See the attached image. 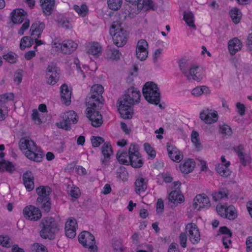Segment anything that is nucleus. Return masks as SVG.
Returning <instances> with one entry per match:
<instances>
[{
    "mask_svg": "<svg viewBox=\"0 0 252 252\" xmlns=\"http://www.w3.org/2000/svg\"><path fill=\"white\" fill-rule=\"evenodd\" d=\"M60 70L53 63H50L46 69V78L48 84L53 85L59 80L60 77Z\"/></svg>",
    "mask_w": 252,
    "mask_h": 252,
    "instance_id": "11",
    "label": "nucleus"
},
{
    "mask_svg": "<svg viewBox=\"0 0 252 252\" xmlns=\"http://www.w3.org/2000/svg\"><path fill=\"white\" fill-rule=\"evenodd\" d=\"M36 252H48L46 247L38 243H35L32 246Z\"/></svg>",
    "mask_w": 252,
    "mask_h": 252,
    "instance_id": "57",
    "label": "nucleus"
},
{
    "mask_svg": "<svg viewBox=\"0 0 252 252\" xmlns=\"http://www.w3.org/2000/svg\"><path fill=\"white\" fill-rule=\"evenodd\" d=\"M220 131L221 133L227 135H230L232 133L231 128L229 126L224 125L220 127Z\"/></svg>",
    "mask_w": 252,
    "mask_h": 252,
    "instance_id": "56",
    "label": "nucleus"
},
{
    "mask_svg": "<svg viewBox=\"0 0 252 252\" xmlns=\"http://www.w3.org/2000/svg\"><path fill=\"white\" fill-rule=\"evenodd\" d=\"M193 63H191L188 60L186 59H182L179 61V68L184 76H187V73L188 71H189L190 69V66L193 65Z\"/></svg>",
    "mask_w": 252,
    "mask_h": 252,
    "instance_id": "36",
    "label": "nucleus"
},
{
    "mask_svg": "<svg viewBox=\"0 0 252 252\" xmlns=\"http://www.w3.org/2000/svg\"><path fill=\"white\" fill-rule=\"evenodd\" d=\"M169 201L177 205L178 203L184 202V196L181 194L178 190H173L169 194Z\"/></svg>",
    "mask_w": 252,
    "mask_h": 252,
    "instance_id": "34",
    "label": "nucleus"
},
{
    "mask_svg": "<svg viewBox=\"0 0 252 252\" xmlns=\"http://www.w3.org/2000/svg\"><path fill=\"white\" fill-rule=\"evenodd\" d=\"M122 4V0H107L108 7L113 10L119 9Z\"/></svg>",
    "mask_w": 252,
    "mask_h": 252,
    "instance_id": "46",
    "label": "nucleus"
},
{
    "mask_svg": "<svg viewBox=\"0 0 252 252\" xmlns=\"http://www.w3.org/2000/svg\"><path fill=\"white\" fill-rule=\"evenodd\" d=\"M139 7H143L144 6H147L148 8L153 9L154 4L152 0H140Z\"/></svg>",
    "mask_w": 252,
    "mask_h": 252,
    "instance_id": "54",
    "label": "nucleus"
},
{
    "mask_svg": "<svg viewBox=\"0 0 252 252\" xmlns=\"http://www.w3.org/2000/svg\"><path fill=\"white\" fill-rule=\"evenodd\" d=\"M91 140L92 145L94 147H98L101 143L104 142V139L99 136H92Z\"/></svg>",
    "mask_w": 252,
    "mask_h": 252,
    "instance_id": "53",
    "label": "nucleus"
},
{
    "mask_svg": "<svg viewBox=\"0 0 252 252\" xmlns=\"http://www.w3.org/2000/svg\"><path fill=\"white\" fill-rule=\"evenodd\" d=\"M168 252H180L177 243H172L169 247Z\"/></svg>",
    "mask_w": 252,
    "mask_h": 252,
    "instance_id": "62",
    "label": "nucleus"
},
{
    "mask_svg": "<svg viewBox=\"0 0 252 252\" xmlns=\"http://www.w3.org/2000/svg\"><path fill=\"white\" fill-rule=\"evenodd\" d=\"M59 26L65 29H69L72 27L71 24L67 19L63 18L58 20Z\"/></svg>",
    "mask_w": 252,
    "mask_h": 252,
    "instance_id": "51",
    "label": "nucleus"
},
{
    "mask_svg": "<svg viewBox=\"0 0 252 252\" xmlns=\"http://www.w3.org/2000/svg\"><path fill=\"white\" fill-rule=\"evenodd\" d=\"M61 95L62 101L66 105H69L71 102V92L65 84L61 87Z\"/></svg>",
    "mask_w": 252,
    "mask_h": 252,
    "instance_id": "27",
    "label": "nucleus"
},
{
    "mask_svg": "<svg viewBox=\"0 0 252 252\" xmlns=\"http://www.w3.org/2000/svg\"><path fill=\"white\" fill-rule=\"evenodd\" d=\"M242 47V43L237 37L230 40L228 43V48L230 54L234 55L238 51H240Z\"/></svg>",
    "mask_w": 252,
    "mask_h": 252,
    "instance_id": "26",
    "label": "nucleus"
},
{
    "mask_svg": "<svg viewBox=\"0 0 252 252\" xmlns=\"http://www.w3.org/2000/svg\"><path fill=\"white\" fill-rule=\"evenodd\" d=\"M148 44L145 39L139 40L137 43L136 49V56L137 58L141 61L146 60L148 55Z\"/></svg>",
    "mask_w": 252,
    "mask_h": 252,
    "instance_id": "17",
    "label": "nucleus"
},
{
    "mask_svg": "<svg viewBox=\"0 0 252 252\" xmlns=\"http://www.w3.org/2000/svg\"><path fill=\"white\" fill-rule=\"evenodd\" d=\"M73 7L74 9L80 16L84 17L88 13V8L86 4H83L80 6L75 4Z\"/></svg>",
    "mask_w": 252,
    "mask_h": 252,
    "instance_id": "45",
    "label": "nucleus"
},
{
    "mask_svg": "<svg viewBox=\"0 0 252 252\" xmlns=\"http://www.w3.org/2000/svg\"><path fill=\"white\" fill-rule=\"evenodd\" d=\"M116 157L120 163L128 165V153H127L126 151H119Z\"/></svg>",
    "mask_w": 252,
    "mask_h": 252,
    "instance_id": "43",
    "label": "nucleus"
},
{
    "mask_svg": "<svg viewBox=\"0 0 252 252\" xmlns=\"http://www.w3.org/2000/svg\"><path fill=\"white\" fill-rule=\"evenodd\" d=\"M78 240L84 247L89 249L91 252H97L94 237L90 232H82L78 236Z\"/></svg>",
    "mask_w": 252,
    "mask_h": 252,
    "instance_id": "8",
    "label": "nucleus"
},
{
    "mask_svg": "<svg viewBox=\"0 0 252 252\" xmlns=\"http://www.w3.org/2000/svg\"><path fill=\"white\" fill-rule=\"evenodd\" d=\"M195 166V163L192 159H188L180 166L181 171L184 173L188 174L193 171Z\"/></svg>",
    "mask_w": 252,
    "mask_h": 252,
    "instance_id": "31",
    "label": "nucleus"
},
{
    "mask_svg": "<svg viewBox=\"0 0 252 252\" xmlns=\"http://www.w3.org/2000/svg\"><path fill=\"white\" fill-rule=\"evenodd\" d=\"M124 96L129 100V104H134L135 103L139 102L141 94L137 88L131 87L127 90Z\"/></svg>",
    "mask_w": 252,
    "mask_h": 252,
    "instance_id": "23",
    "label": "nucleus"
},
{
    "mask_svg": "<svg viewBox=\"0 0 252 252\" xmlns=\"http://www.w3.org/2000/svg\"><path fill=\"white\" fill-rule=\"evenodd\" d=\"M45 28V24L43 22L36 21L33 23L31 27L30 32L32 35L37 36L39 38L42 32Z\"/></svg>",
    "mask_w": 252,
    "mask_h": 252,
    "instance_id": "28",
    "label": "nucleus"
},
{
    "mask_svg": "<svg viewBox=\"0 0 252 252\" xmlns=\"http://www.w3.org/2000/svg\"><path fill=\"white\" fill-rule=\"evenodd\" d=\"M184 19L189 26L195 28V25L194 24V16L192 12L185 11Z\"/></svg>",
    "mask_w": 252,
    "mask_h": 252,
    "instance_id": "44",
    "label": "nucleus"
},
{
    "mask_svg": "<svg viewBox=\"0 0 252 252\" xmlns=\"http://www.w3.org/2000/svg\"><path fill=\"white\" fill-rule=\"evenodd\" d=\"M39 227L41 228L39 235L44 239H54L56 234L59 230L57 221L54 218L51 217L43 218L40 222Z\"/></svg>",
    "mask_w": 252,
    "mask_h": 252,
    "instance_id": "2",
    "label": "nucleus"
},
{
    "mask_svg": "<svg viewBox=\"0 0 252 252\" xmlns=\"http://www.w3.org/2000/svg\"><path fill=\"white\" fill-rule=\"evenodd\" d=\"M187 76H185L189 81L192 79L199 82L202 79L201 69L199 68L198 65L195 64H193V65L190 66V69L187 73Z\"/></svg>",
    "mask_w": 252,
    "mask_h": 252,
    "instance_id": "21",
    "label": "nucleus"
},
{
    "mask_svg": "<svg viewBox=\"0 0 252 252\" xmlns=\"http://www.w3.org/2000/svg\"><path fill=\"white\" fill-rule=\"evenodd\" d=\"M144 150L147 154L152 158L154 159L156 156V152L153 149L151 145L146 143L144 145Z\"/></svg>",
    "mask_w": 252,
    "mask_h": 252,
    "instance_id": "49",
    "label": "nucleus"
},
{
    "mask_svg": "<svg viewBox=\"0 0 252 252\" xmlns=\"http://www.w3.org/2000/svg\"><path fill=\"white\" fill-rule=\"evenodd\" d=\"M87 106V116L91 122L92 125L95 127L100 126L103 123L102 116L98 111L101 106L88 104Z\"/></svg>",
    "mask_w": 252,
    "mask_h": 252,
    "instance_id": "7",
    "label": "nucleus"
},
{
    "mask_svg": "<svg viewBox=\"0 0 252 252\" xmlns=\"http://www.w3.org/2000/svg\"><path fill=\"white\" fill-rule=\"evenodd\" d=\"M230 165V162L227 161L225 164H219L216 167L217 172L221 176L227 177L230 175L231 171L228 168Z\"/></svg>",
    "mask_w": 252,
    "mask_h": 252,
    "instance_id": "35",
    "label": "nucleus"
},
{
    "mask_svg": "<svg viewBox=\"0 0 252 252\" xmlns=\"http://www.w3.org/2000/svg\"><path fill=\"white\" fill-rule=\"evenodd\" d=\"M101 51V47L98 43H93L89 50L88 53L93 55H96Z\"/></svg>",
    "mask_w": 252,
    "mask_h": 252,
    "instance_id": "47",
    "label": "nucleus"
},
{
    "mask_svg": "<svg viewBox=\"0 0 252 252\" xmlns=\"http://www.w3.org/2000/svg\"><path fill=\"white\" fill-rule=\"evenodd\" d=\"M62 121L57 123V126L65 130H70L71 125L76 124L78 122L77 114L74 111L64 112L62 115Z\"/></svg>",
    "mask_w": 252,
    "mask_h": 252,
    "instance_id": "10",
    "label": "nucleus"
},
{
    "mask_svg": "<svg viewBox=\"0 0 252 252\" xmlns=\"http://www.w3.org/2000/svg\"><path fill=\"white\" fill-rule=\"evenodd\" d=\"M218 213L222 217L230 220H234L237 217V213L235 207L230 205L227 206L226 204L218 205L216 207Z\"/></svg>",
    "mask_w": 252,
    "mask_h": 252,
    "instance_id": "12",
    "label": "nucleus"
},
{
    "mask_svg": "<svg viewBox=\"0 0 252 252\" xmlns=\"http://www.w3.org/2000/svg\"><path fill=\"white\" fill-rule=\"evenodd\" d=\"M14 98L13 93H6L0 95V107L5 108L6 104L9 101H12Z\"/></svg>",
    "mask_w": 252,
    "mask_h": 252,
    "instance_id": "42",
    "label": "nucleus"
},
{
    "mask_svg": "<svg viewBox=\"0 0 252 252\" xmlns=\"http://www.w3.org/2000/svg\"><path fill=\"white\" fill-rule=\"evenodd\" d=\"M40 3L44 13L46 15H51L54 7L55 0H40Z\"/></svg>",
    "mask_w": 252,
    "mask_h": 252,
    "instance_id": "29",
    "label": "nucleus"
},
{
    "mask_svg": "<svg viewBox=\"0 0 252 252\" xmlns=\"http://www.w3.org/2000/svg\"><path fill=\"white\" fill-rule=\"evenodd\" d=\"M69 194L72 197L78 198L80 195V191L77 187H72L70 190H68Z\"/></svg>",
    "mask_w": 252,
    "mask_h": 252,
    "instance_id": "52",
    "label": "nucleus"
},
{
    "mask_svg": "<svg viewBox=\"0 0 252 252\" xmlns=\"http://www.w3.org/2000/svg\"><path fill=\"white\" fill-rule=\"evenodd\" d=\"M9 239L7 236H0V244L2 246L8 247Z\"/></svg>",
    "mask_w": 252,
    "mask_h": 252,
    "instance_id": "61",
    "label": "nucleus"
},
{
    "mask_svg": "<svg viewBox=\"0 0 252 252\" xmlns=\"http://www.w3.org/2000/svg\"><path fill=\"white\" fill-rule=\"evenodd\" d=\"M236 107L237 109V111L238 113L241 116H243L245 114V106L243 104L241 103L240 102H238L236 104Z\"/></svg>",
    "mask_w": 252,
    "mask_h": 252,
    "instance_id": "60",
    "label": "nucleus"
},
{
    "mask_svg": "<svg viewBox=\"0 0 252 252\" xmlns=\"http://www.w3.org/2000/svg\"><path fill=\"white\" fill-rule=\"evenodd\" d=\"M230 17L233 22L235 24H238L240 22L242 13L240 9L237 8H233L229 12Z\"/></svg>",
    "mask_w": 252,
    "mask_h": 252,
    "instance_id": "38",
    "label": "nucleus"
},
{
    "mask_svg": "<svg viewBox=\"0 0 252 252\" xmlns=\"http://www.w3.org/2000/svg\"><path fill=\"white\" fill-rule=\"evenodd\" d=\"M24 185L28 191H31L34 189V177L31 171H27L23 175Z\"/></svg>",
    "mask_w": 252,
    "mask_h": 252,
    "instance_id": "24",
    "label": "nucleus"
},
{
    "mask_svg": "<svg viewBox=\"0 0 252 252\" xmlns=\"http://www.w3.org/2000/svg\"><path fill=\"white\" fill-rule=\"evenodd\" d=\"M191 140L196 148H200L201 143L199 141V134L195 131H193L191 135Z\"/></svg>",
    "mask_w": 252,
    "mask_h": 252,
    "instance_id": "50",
    "label": "nucleus"
},
{
    "mask_svg": "<svg viewBox=\"0 0 252 252\" xmlns=\"http://www.w3.org/2000/svg\"><path fill=\"white\" fill-rule=\"evenodd\" d=\"M3 58L10 63H14L17 61V56L14 53L9 52L4 55Z\"/></svg>",
    "mask_w": 252,
    "mask_h": 252,
    "instance_id": "48",
    "label": "nucleus"
},
{
    "mask_svg": "<svg viewBox=\"0 0 252 252\" xmlns=\"http://www.w3.org/2000/svg\"><path fill=\"white\" fill-rule=\"evenodd\" d=\"M246 244L247 252H249L251 251L252 250V236H249L247 238Z\"/></svg>",
    "mask_w": 252,
    "mask_h": 252,
    "instance_id": "63",
    "label": "nucleus"
},
{
    "mask_svg": "<svg viewBox=\"0 0 252 252\" xmlns=\"http://www.w3.org/2000/svg\"><path fill=\"white\" fill-rule=\"evenodd\" d=\"M110 33L113 37L114 44L117 47H122L126 43L127 34L123 29L113 24L110 29Z\"/></svg>",
    "mask_w": 252,
    "mask_h": 252,
    "instance_id": "5",
    "label": "nucleus"
},
{
    "mask_svg": "<svg viewBox=\"0 0 252 252\" xmlns=\"http://www.w3.org/2000/svg\"><path fill=\"white\" fill-rule=\"evenodd\" d=\"M210 206V199L204 193L196 195L193 199V207L197 210H200L201 208H209Z\"/></svg>",
    "mask_w": 252,
    "mask_h": 252,
    "instance_id": "18",
    "label": "nucleus"
},
{
    "mask_svg": "<svg viewBox=\"0 0 252 252\" xmlns=\"http://www.w3.org/2000/svg\"><path fill=\"white\" fill-rule=\"evenodd\" d=\"M102 153L104 156V159H102V163L105 164L109 160L111 155L112 154L111 145L109 142H105L102 147Z\"/></svg>",
    "mask_w": 252,
    "mask_h": 252,
    "instance_id": "33",
    "label": "nucleus"
},
{
    "mask_svg": "<svg viewBox=\"0 0 252 252\" xmlns=\"http://www.w3.org/2000/svg\"><path fill=\"white\" fill-rule=\"evenodd\" d=\"M33 44V39L31 37L24 36L21 40L20 48L22 50H25L26 48L31 47Z\"/></svg>",
    "mask_w": 252,
    "mask_h": 252,
    "instance_id": "40",
    "label": "nucleus"
},
{
    "mask_svg": "<svg viewBox=\"0 0 252 252\" xmlns=\"http://www.w3.org/2000/svg\"><path fill=\"white\" fill-rule=\"evenodd\" d=\"M14 170L15 168L11 163L5 160H0V171L4 172L6 171L11 173Z\"/></svg>",
    "mask_w": 252,
    "mask_h": 252,
    "instance_id": "41",
    "label": "nucleus"
},
{
    "mask_svg": "<svg viewBox=\"0 0 252 252\" xmlns=\"http://www.w3.org/2000/svg\"><path fill=\"white\" fill-rule=\"evenodd\" d=\"M186 230L188 233L189 239L192 244H198L200 240V234L196 224L189 223L186 226Z\"/></svg>",
    "mask_w": 252,
    "mask_h": 252,
    "instance_id": "14",
    "label": "nucleus"
},
{
    "mask_svg": "<svg viewBox=\"0 0 252 252\" xmlns=\"http://www.w3.org/2000/svg\"><path fill=\"white\" fill-rule=\"evenodd\" d=\"M121 55V53L117 48L109 47L107 49V55L112 60L117 61L120 59Z\"/></svg>",
    "mask_w": 252,
    "mask_h": 252,
    "instance_id": "39",
    "label": "nucleus"
},
{
    "mask_svg": "<svg viewBox=\"0 0 252 252\" xmlns=\"http://www.w3.org/2000/svg\"><path fill=\"white\" fill-rule=\"evenodd\" d=\"M210 91L208 87L205 86H198L191 91V94L195 96H199L202 94H209Z\"/></svg>",
    "mask_w": 252,
    "mask_h": 252,
    "instance_id": "37",
    "label": "nucleus"
},
{
    "mask_svg": "<svg viewBox=\"0 0 252 252\" xmlns=\"http://www.w3.org/2000/svg\"><path fill=\"white\" fill-rule=\"evenodd\" d=\"M32 116V120L36 124L39 125L41 123V119L39 118V114L37 110H33Z\"/></svg>",
    "mask_w": 252,
    "mask_h": 252,
    "instance_id": "59",
    "label": "nucleus"
},
{
    "mask_svg": "<svg viewBox=\"0 0 252 252\" xmlns=\"http://www.w3.org/2000/svg\"><path fill=\"white\" fill-rule=\"evenodd\" d=\"M179 243L181 246L184 248L187 247V236L185 233L182 232L179 237Z\"/></svg>",
    "mask_w": 252,
    "mask_h": 252,
    "instance_id": "55",
    "label": "nucleus"
},
{
    "mask_svg": "<svg viewBox=\"0 0 252 252\" xmlns=\"http://www.w3.org/2000/svg\"><path fill=\"white\" fill-rule=\"evenodd\" d=\"M228 190L225 188L220 189L218 191L212 193V196L215 201H219L223 198H227L228 195Z\"/></svg>",
    "mask_w": 252,
    "mask_h": 252,
    "instance_id": "32",
    "label": "nucleus"
},
{
    "mask_svg": "<svg viewBox=\"0 0 252 252\" xmlns=\"http://www.w3.org/2000/svg\"><path fill=\"white\" fill-rule=\"evenodd\" d=\"M142 93L145 99H149V100H152L151 96L150 95L152 93H154L155 95H157L155 96L156 101H152V102H156L159 99V90L158 85L153 82H146L143 87Z\"/></svg>",
    "mask_w": 252,
    "mask_h": 252,
    "instance_id": "13",
    "label": "nucleus"
},
{
    "mask_svg": "<svg viewBox=\"0 0 252 252\" xmlns=\"http://www.w3.org/2000/svg\"><path fill=\"white\" fill-rule=\"evenodd\" d=\"M77 226V223L75 219L73 218L68 219L65 223L64 228L66 236L70 239L74 238L76 234V231Z\"/></svg>",
    "mask_w": 252,
    "mask_h": 252,
    "instance_id": "20",
    "label": "nucleus"
},
{
    "mask_svg": "<svg viewBox=\"0 0 252 252\" xmlns=\"http://www.w3.org/2000/svg\"><path fill=\"white\" fill-rule=\"evenodd\" d=\"M24 217L31 220L37 221L42 217L40 209L33 205L26 206L23 209Z\"/></svg>",
    "mask_w": 252,
    "mask_h": 252,
    "instance_id": "15",
    "label": "nucleus"
},
{
    "mask_svg": "<svg viewBox=\"0 0 252 252\" xmlns=\"http://www.w3.org/2000/svg\"><path fill=\"white\" fill-rule=\"evenodd\" d=\"M168 155L171 159L176 162H180L183 159V155L176 147L173 145H167Z\"/></svg>",
    "mask_w": 252,
    "mask_h": 252,
    "instance_id": "25",
    "label": "nucleus"
},
{
    "mask_svg": "<svg viewBox=\"0 0 252 252\" xmlns=\"http://www.w3.org/2000/svg\"><path fill=\"white\" fill-rule=\"evenodd\" d=\"M10 15L12 22L18 24L22 23L27 17V12L21 8L13 10Z\"/></svg>",
    "mask_w": 252,
    "mask_h": 252,
    "instance_id": "22",
    "label": "nucleus"
},
{
    "mask_svg": "<svg viewBox=\"0 0 252 252\" xmlns=\"http://www.w3.org/2000/svg\"><path fill=\"white\" fill-rule=\"evenodd\" d=\"M246 45L250 51H252V32L248 36Z\"/></svg>",
    "mask_w": 252,
    "mask_h": 252,
    "instance_id": "64",
    "label": "nucleus"
},
{
    "mask_svg": "<svg viewBox=\"0 0 252 252\" xmlns=\"http://www.w3.org/2000/svg\"><path fill=\"white\" fill-rule=\"evenodd\" d=\"M200 119L206 124H211L218 121V115L216 111L211 109H205L200 113Z\"/></svg>",
    "mask_w": 252,
    "mask_h": 252,
    "instance_id": "19",
    "label": "nucleus"
},
{
    "mask_svg": "<svg viewBox=\"0 0 252 252\" xmlns=\"http://www.w3.org/2000/svg\"><path fill=\"white\" fill-rule=\"evenodd\" d=\"M138 151V146L135 144H131L128 149V165L135 168H140L143 165V161Z\"/></svg>",
    "mask_w": 252,
    "mask_h": 252,
    "instance_id": "6",
    "label": "nucleus"
},
{
    "mask_svg": "<svg viewBox=\"0 0 252 252\" xmlns=\"http://www.w3.org/2000/svg\"><path fill=\"white\" fill-rule=\"evenodd\" d=\"M19 147L25 156L29 159L40 162L43 157V152L38 149L36 144L30 137H23L19 141Z\"/></svg>",
    "mask_w": 252,
    "mask_h": 252,
    "instance_id": "1",
    "label": "nucleus"
},
{
    "mask_svg": "<svg viewBox=\"0 0 252 252\" xmlns=\"http://www.w3.org/2000/svg\"><path fill=\"white\" fill-rule=\"evenodd\" d=\"M53 44L55 48L60 47L62 52L66 54H71L77 47V44L71 40H64L62 43L55 41Z\"/></svg>",
    "mask_w": 252,
    "mask_h": 252,
    "instance_id": "16",
    "label": "nucleus"
},
{
    "mask_svg": "<svg viewBox=\"0 0 252 252\" xmlns=\"http://www.w3.org/2000/svg\"><path fill=\"white\" fill-rule=\"evenodd\" d=\"M51 191V189L48 186H41L36 189V192L38 195L36 204L45 213H48L51 209L50 195Z\"/></svg>",
    "mask_w": 252,
    "mask_h": 252,
    "instance_id": "3",
    "label": "nucleus"
},
{
    "mask_svg": "<svg viewBox=\"0 0 252 252\" xmlns=\"http://www.w3.org/2000/svg\"><path fill=\"white\" fill-rule=\"evenodd\" d=\"M118 104L121 116L125 119H131L133 114L132 106L134 104H129V100L124 95L118 100Z\"/></svg>",
    "mask_w": 252,
    "mask_h": 252,
    "instance_id": "9",
    "label": "nucleus"
},
{
    "mask_svg": "<svg viewBox=\"0 0 252 252\" xmlns=\"http://www.w3.org/2000/svg\"><path fill=\"white\" fill-rule=\"evenodd\" d=\"M103 87L102 85L95 84L92 87L90 96L86 99V104L90 106L102 105V96Z\"/></svg>",
    "mask_w": 252,
    "mask_h": 252,
    "instance_id": "4",
    "label": "nucleus"
},
{
    "mask_svg": "<svg viewBox=\"0 0 252 252\" xmlns=\"http://www.w3.org/2000/svg\"><path fill=\"white\" fill-rule=\"evenodd\" d=\"M30 26V21L29 20H26L24 24L22 25V27L18 31V34L20 35H22L24 34V32L27 30Z\"/></svg>",
    "mask_w": 252,
    "mask_h": 252,
    "instance_id": "58",
    "label": "nucleus"
},
{
    "mask_svg": "<svg viewBox=\"0 0 252 252\" xmlns=\"http://www.w3.org/2000/svg\"><path fill=\"white\" fill-rule=\"evenodd\" d=\"M147 181L146 178L139 177L135 182V192L137 194H140L144 192L147 188Z\"/></svg>",
    "mask_w": 252,
    "mask_h": 252,
    "instance_id": "30",
    "label": "nucleus"
}]
</instances>
